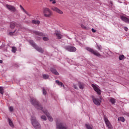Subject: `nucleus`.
<instances>
[{
	"instance_id": "f257e3e1",
	"label": "nucleus",
	"mask_w": 129,
	"mask_h": 129,
	"mask_svg": "<svg viewBox=\"0 0 129 129\" xmlns=\"http://www.w3.org/2000/svg\"><path fill=\"white\" fill-rule=\"evenodd\" d=\"M30 103L34 106V107L38 110H41L48 117V120L49 121H53V118L52 116H50V113L48 112V111L46 109L43 108V106L41 103L37 100L35 97H31L30 99Z\"/></svg>"
},
{
	"instance_id": "f03ea898",
	"label": "nucleus",
	"mask_w": 129,
	"mask_h": 129,
	"mask_svg": "<svg viewBox=\"0 0 129 129\" xmlns=\"http://www.w3.org/2000/svg\"><path fill=\"white\" fill-rule=\"evenodd\" d=\"M31 123L35 129H41V124L37 120L35 117L32 116L31 118Z\"/></svg>"
},
{
	"instance_id": "7ed1b4c3",
	"label": "nucleus",
	"mask_w": 129,
	"mask_h": 129,
	"mask_svg": "<svg viewBox=\"0 0 129 129\" xmlns=\"http://www.w3.org/2000/svg\"><path fill=\"white\" fill-rule=\"evenodd\" d=\"M29 43L30 45H31V46H32V47L34 48V49L38 51V52H39V53H41L42 54L44 53V50H43V48H42V47L38 46V45H37V44H36V43H35V42H34V41L30 40Z\"/></svg>"
},
{
	"instance_id": "20e7f679",
	"label": "nucleus",
	"mask_w": 129,
	"mask_h": 129,
	"mask_svg": "<svg viewBox=\"0 0 129 129\" xmlns=\"http://www.w3.org/2000/svg\"><path fill=\"white\" fill-rule=\"evenodd\" d=\"M86 50L89 52L90 53H91L93 55H94L95 56H96L97 57H101V54L98 52L97 50H95L93 49V48H90L89 47H86Z\"/></svg>"
},
{
	"instance_id": "39448f33",
	"label": "nucleus",
	"mask_w": 129,
	"mask_h": 129,
	"mask_svg": "<svg viewBox=\"0 0 129 129\" xmlns=\"http://www.w3.org/2000/svg\"><path fill=\"white\" fill-rule=\"evenodd\" d=\"M44 16L45 18H50L52 16V11L50 9L48 8H45L43 9Z\"/></svg>"
},
{
	"instance_id": "423d86ee",
	"label": "nucleus",
	"mask_w": 129,
	"mask_h": 129,
	"mask_svg": "<svg viewBox=\"0 0 129 129\" xmlns=\"http://www.w3.org/2000/svg\"><path fill=\"white\" fill-rule=\"evenodd\" d=\"M55 122L56 124V129H67L66 128V126L64 125V124L60 122V120H59V119L56 118L55 119Z\"/></svg>"
},
{
	"instance_id": "0eeeda50",
	"label": "nucleus",
	"mask_w": 129,
	"mask_h": 129,
	"mask_svg": "<svg viewBox=\"0 0 129 129\" xmlns=\"http://www.w3.org/2000/svg\"><path fill=\"white\" fill-rule=\"evenodd\" d=\"M6 8H7V10H9L10 12H11V13H16L18 12L17 8H16V7L14 6L7 4L6 5Z\"/></svg>"
},
{
	"instance_id": "6e6552de",
	"label": "nucleus",
	"mask_w": 129,
	"mask_h": 129,
	"mask_svg": "<svg viewBox=\"0 0 129 129\" xmlns=\"http://www.w3.org/2000/svg\"><path fill=\"white\" fill-rule=\"evenodd\" d=\"M63 48L66 51H68V52H76L77 50L76 47L71 45H66L64 46Z\"/></svg>"
},
{
	"instance_id": "1a4fd4ad",
	"label": "nucleus",
	"mask_w": 129,
	"mask_h": 129,
	"mask_svg": "<svg viewBox=\"0 0 129 129\" xmlns=\"http://www.w3.org/2000/svg\"><path fill=\"white\" fill-rule=\"evenodd\" d=\"M104 119L105 123L106 126L108 127V128L112 129V125H111V123L105 116H104Z\"/></svg>"
},
{
	"instance_id": "9d476101",
	"label": "nucleus",
	"mask_w": 129,
	"mask_h": 129,
	"mask_svg": "<svg viewBox=\"0 0 129 129\" xmlns=\"http://www.w3.org/2000/svg\"><path fill=\"white\" fill-rule=\"evenodd\" d=\"M92 87H93L94 90L97 93L98 95H100L101 94V90L97 87V86L93 84L91 85Z\"/></svg>"
},
{
	"instance_id": "9b49d317",
	"label": "nucleus",
	"mask_w": 129,
	"mask_h": 129,
	"mask_svg": "<svg viewBox=\"0 0 129 129\" xmlns=\"http://www.w3.org/2000/svg\"><path fill=\"white\" fill-rule=\"evenodd\" d=\"M32 33L33 34H34V35H36V36H39V37H43L45 36V35H44V33H43V32L38 31L37 30H33L32 31Z\"/></svg>"
},
{
	"instance_id": "f8f14e48",
	"label": "nucleus",
	"mask_w": 129,
	"mask_h": 129,
	"mask_svg": "<svg viewBox=\"0 0 129 129\" xmlns=\"http://www.w3.org/2000/svg\"><path fill=\"white\" fill-rule=\"evenodd\" d=\"M93 102H94V104L96 105H100V103H101V100L99 99H93Z\"/></svg>"
},
{
	"instance_id": "ddd939ff",
	"label": "nucleus",
	"mask_w": 129,
	"mask_h": 129,
	"mask_svg": "<svg viewBox=\"0 0 129 129\" xmlns=\"http://www.w3.org/2000/svg\"><path fill=\"white\" fill-rule=\"evenodd\" d=\"M120 19L123 21V22H124V23H126V24H129V19L127 17H125L124 16H120Z\"/></svg>"
},
{
	"instance_id": "4468645a",
	"label": "nucleus",
	"mask_w": 129,
	"mask_h": 129,
	"mask_svg": "<svg viewBox=\"0 0 129 129\" xmlns=\"http://www.w3.org/2000/svg\"><path fill=\"white\" fill-rule=\"evenodd\" d=\"M52 10L54 11V12H56V13H58V14H60V15H62L63 14V12L61 11L60 9H58L57 7H53L52 8Z\"/></svg>"
},
{
	"instance_id": "2eb2a0df",
	"label": "nucleus",
	"mask_w": 129,
	"mask_h": 129,
	"mask_svg": "<svg viewBox=\"0 0 129 129\" xmlns=\"http://www.w3.org/2000/svg\"><path fill=\"white\" fill-rule=\"evenodd\" d=\"M50 71H51V72H52V73H53V74H54V75H56V76L59 75V73H58V72L56 69L53 68H51L50 69Z\"/></svg>"
},
{
	"instance_id": "dca6fc26",
	"label": "nucleus",
	"mask_w": 129,
	"mask_h": 129,
	"mask_svg": "<svg viewBox=\"0 0 129 129\" xmlns=\"http://www.w3.org/2000/svg\"><path fill=\"white\" fill-rule=\"evenodd\" d=\"M78 85L80 89H84V84L81 82H78Z\"/></svg>"
},
{
	"instance_id": "f3484780",
	"label": "nucleus",
	"mask_w": 129,
	"mask_h": 129,
	"mask_svg": "<svg viewBox=\"0 0 129 129\" xmlns=\"http://www.w3.org/2000/svg\"><path fill=\"white\" fill-rule=\"evenodd\" d=\"M8 122L9 123V125L11 126V127H15V125H14V123L13 122V121L10 119V118H8Z\"/></svg>"
},
{
	"instance_id": "a211bd4d",
	"label": "nucleus",
	"mask_w": 129,
	"mask_h": 129,
	"mask_svg": "<svg viewBox=\"0 0 129 129\" xmlns=\"http://www.w3.org/2000/svg\"><path fill=\"white\" fill-rule=\"evenodd\" d=\"M55 36H56L57 39H58V40H59L60 39H61L62 38V35H61V34L59 33V32L58 31H57L55 33Z\"/></svg>"
},
{
	"instance_id": "6ab92c4d",
	"label": "nucleus",
	"mask_w": 129,
	"mask_h": 129,
	"mask_svg": "<svg viewBox=\"0 0 129 129\" xmlns=\"http://www.w3.org/2000/svg\"><path fill=\"white\" fill-rule=\"evenodd\" d=\"M32 24H34V25H39L40 24V21L33 20L32 21Z\"/></svg>"
},
{
	"instance_id": "aec40b11",
	"label": "nucleus",
	"mask_w": 129,
	"mask_h": 129,
	"mask_svg": "<svg viewBox=\"0 0 129 129\" xmlns=\"http://www.w3.org/2000/svg\"><path fill=\"white\" fill-rule=\"evenodd\" d=\"M109 101L110 102H111V103L112 104H115V99L113 98H110V100H109Z\"/></svg>"
},
{
	"instance_id": "412c9836",
	"label": "nucleus",
	"mask_w": 129,
	"mask_h": 129,
	"mask_svg": "<svg viewBox=\"0 0 129 129\" xmlns=\"http://www.w3.org/2000/svg\"><path fill=\"white\" fill-rule=\"evenodd\" d=\"M55 83H56V84L58 85V86H60V87H62V86L63 85L62 83L59 81V80H56Z\"/></svg>"
},
{
	"instance_id": "4be33fe9",
	"label": "nucleus",
	"mask_w": 129,
	"mask_h": 129,
	"mask_svg": "<svg viewBox=\"0 0 129 129\" xmlns=\"http://www.w3.org/2000/svg\"><path fill=\"white\" fill-rule=\"evenodd\" d=\"M118 121H122V122H124V121H125V119L123 117H120L118 118Z\"/></svg>"
},
{
	"instance_id": "5701e85b",
	"label": "nucleus",
	"mask_w": 129,
	"mask_h": 129,
	"mask_svg": "<svg viewBox=\"0 0 129 129\" xmlns=\"http://www.w3.org/2000/svg\"><path fill=\"white\" fill-rule=\"evenodd\" d=\"M15 27H16V24H15V23L11 22L10 23V27L11 28V29H15Z\"/></svg>"
},
{
	"instance_id": "b1692460",
	"label": "nucleus",
	"mask_w": 129,
	"mask_h": 129,
	"mask_svg": "<svg viewBox=\"0 0 129 129\" xmlns=\"http://www.w3.org/2000/svg\"><path fill=\"white\" fill-rule=\"evenodd\" d=\"M85 126L87 129H93V126L89 124H85Z\"/></svg>"
},
{
	"instance_id": "393cba45",
	"label": "nucleus",
	"mask_w": 129,
	"mask_h": 129,
	"mask_svg": "<svg viewBox=\"0 0 129 129\" xmlns=\"http://www.w3.org/2000/svg\"><path fill=\"white\" fill-rule=\"evenodd\" d=\"M96 49L100 51V52H101V49H102V46H101V45H97Z\"/></svg>"
},
{
	"instance_id": "a878e982",
	"label": "nucleus",
	"mask_w": 129,
	"mask_h": 129,
	"mask_svg": "<svg viewBox=\"0 0 129 129\" xmlns=\"http://www.w3.org/2000/svg\"><path fill=\"white\" fill-rule=\"evenodd\" d=\"M42 77H43V79H48L49 78V76L48 75L43 74L42 75Z\"/></svg>"
},
{
	"instance_id": "bb28decb",
	"label": "nucleus",
	"mask_w": 129,
	"mask_h": 129,
	"mask_svg": "<svg viewBox=\"0 0 129 129\" xmlns=\"http://www.w3.org/2000/svg\"><path fill=\"white\" fill-rule=\"evenodd\" d=\"M124 59V55L123 54H120L119 56V60H120V61H121V60Z\"/></svg>"
},
{
	"instance_id": "cd10ccee",
	"label": "nucleus",
	"mask_w": 129,
	"mask_h": 129,
	"mask_svg": "<svg viewBox=\"0 0 129 129\" xmlns=\"http://www.w3.org/2000/svg\"><path fill=\"white\" fill-rule=\"evenodd\" d=\"M12 52L13 53H16V52H17V47H16L15 46L12 47Z\"/></svg>"
},
{
	"instance_id": "c85d7f7f",
	"label": "nucleus",
	"mask_w": 129,
	"mask_h": 129,
	"mask_svg": "<svg viewBox=\"0 0 129 129\" xmlns=\"http://www.w3.org/2000/svg\"><path fill=\"white\" fill-rule=\"evenodd\" d=\"M42 92H43V95H47V91H46V89H45V88H42Z\"/></svg>"
},
{
	"instance_id": "c756f323",
	"label": "nucleus",
	"mask_w": 129,
	"mask_h": 129,
	"mask_svg": "<svg viewBox=\"0 0 129 129\" xmlns=\"http://www.w3.org/2000/svg\"><path fill=\"white\" fill-rule=\"evenodd\" d=\"M41 118V119H43V120H47V117H46V116L45 115H42Z\"/></svg>"
},
{
	"instance_id": "7c9ffc66",
	"label": "nucleus",
	"mask_w": 129,
	"mask_h": 129,
	"mask_svg": "<svg viewBox=\"0 0 129 129\" xmlns=\"http://www.w3.org/2000/svg\"><path fill=\"white\" fill-rule=\"evenodd\" d=\"M0 93L1 94H4V88L2 87H0Z\"/></svg>"
},
{
	"instance_id": "2f4dec72",
	"label": "nucleus",
	"mask_w": 129,
	"mask_h": 129,
	"mask_svg": "<svg viewBox=\"0 0 129 129\" xmlns=\"http://www.w3.org/2000/svg\"><path fill=\"white\" fill-rule=\"evenodd\" d=\"M35 39L37 40V41H40L41 40V39H42V38L41 37H39V36H35Z\"/></svg>"
},
{
	"instance_id": "473e14b6",
	"label": "nucleus",
	"mask_w": 129,
	"mask_h": 129,
	"mask_svg": "<svg viewBox=\"0 0 129 129\" xmlns=\"http://www.w3.org/2000/svg\"><path fill=\"white\" fill-rule=\"evenodd\" d=\"M42 39L43 40V41H49V38L47 37H43L42 38Z\"/></svg>"
},
{
	"instance_id": "72a5a7b5",
	"label": "nucleus",
	"mask_w": 129,
	"mask_h": 129,
	"mask_svg": "<svg viewBox=\"0 0 129 129\" xmlns=\"http://www.w3.org/2000/svg\"><path fill=\"white\" fill-rule=\"evenodd\" d=\"M16 31H17V30H15L13 32H10L9 33L10 36H13L14 35V34H15V33H16Z\"/></svg>"
},
{
	"instance_id": "f704fd0d",
	"label": "nucleus",
	"mask_w": 129,
	"mask_h": 129,
	"mask_svg": "<svg viewBox=\"0 0 129 129\" xmlns=\"http://www.w3.org/2000/svg\"><path fill=\"white\" fill-rule=\"evenodd\" d=\"M9 110L11 111V112L14 111V108L12 106L9 107Z\"/></svg>"
},
{
	"instance_id": "c9c22d12",
	"label": "nucleus",
	"mask_w": 129,
	"mask_h": 129,
	"mask_svg": "<svg viewBox=\"0 0 129 129\" xmlns=\"http://www.w3.org/2000/svg\"><path fill=\"white\" fill-rule=\"evenodd\" d=\"M20 8L21 9V10H22V11H23L24 13L26 11V10H25V9H24V7H23L22 5H20Z\"/></svg>"
},
{
	"instance_id": "e433bc0d",
	"label": "nucleus",
	"mask_w": 129,
	"mask_h": 129,
	"mask_svg": "<svg viewBox=\"0 0 129 129\" xmlns=\"http://www.w3.org/2000/svg\"><path fill=\"white\" fill-rule=\"evenodd\" d=\"M24 13H25V14H26V15H27V16H29V17H31L32 15H30V14H29L28 13V12H27V11H26L25 10V11H24Z\"/></svg>"
},
{
	"instance_id": "4c0bfd02",
	"label": "nucleus",
	"mask_w": 129,
	"mask_h": 129,
	"mask_svg": "<svg viewBox=\"0 0 129 129\" xmlns=\"http://www.w3.org/2000/svg\"><path fill=\"white\" fill-rule=\"evenodd\" d=\"M81 27L83 28V29H86V26H84L83 24H81Z\"/></svg>"
},
{
	"instance_id": "58836bf2",
	"label": "nucleus",
	"mask_w": 129,
	"mask_h": 129,
	"mask_svg": "<svg viewBox=\"0 0 129 129\" xmlns=\"http://www.w3.org/2000/svg\"><path fill=\"white\" fill-rule=\"evenodd\" d=\"M49 2H52V3L53 4H54L56 3V1H55V0H49Z\"/></svg>"
},
{
	"instance_id": "ea45409f",
	"label": "nucleus",
	"mask_w": 129,
	"mask_h": 129,
	"mask_svg": "<svg viewBox=\"0 0 129 129\" xmlns=\"http://www.w3.org/2000/svg\"><path fill=\"white\" fill-rule=\"evenodd\" d=\"M91 31L93 33H95V32H96V30L94 29V28H92Z\"/></svg>"
},
{
	"instance_id": "a19ab883",
	"label": "nucleus",
	"mask_w": 129,
	"mask_h": 129,
	"mask_svg": "<svg viewBox=\"0 0 129 129\" xmlns=\"http://www.w3.org/2000/svg\"><path fill=\"white\" fill-rule=\"evenodd\" d=\"M74 88H75V89H77V86H76L75 84L73 85Z\"/></svg>"
},
{
	"instance_id": "79ce46f5",
	"label": "nucleus",
	"mask_w": 129,
	"mask_h": 129,
	"mask_svg": "<svg viewBox=\"0 0 129 129\" xmlns=\"http://www.w3.org/2000/svg\"><path fill=\"white\" fill-rule=\"evenodd\" d=\"M124 30H125V31H126V32H127V31L128 30V28H127V27H125Z\"/></svg>"
},
{
	"instance_id": "37998d69",
	"label": "nucleus",
	"mask_w": 129,
	"mask_h": 129,
	"mask_svg": "<svg viewBox=\"0 0 129 129\" xmlns=\"http://www.w3.org/2000/svg\"><path fill=\"white\" fill-rule=\"evenodd\" d=\"M110 4L112 6L113 5V3H112V1H110Z\"/></svg>"
},
{
	"instance_id": "c03bdc74",
	"label": "nucleus",
	"mask_w": 129,
	"mask_h": 129,
	"mask_svg": "<svg viewBox=\"0 0 129 129\" xmlns=\"http://www.w3.org/2000/svg\"><path fill=\"white\" fill-rule=\"evenodd\" d=\"M62 87H63V88L64 89H65V86L64 85V84H62Z\"/></svg>"
},
{
	"instance_id": "a18cd8bd",
	"label": "nucleus",
	"mask_w": 129,
	"mask_h": 129,
	"mask_svg": "<svg viewBox=\"0 0 129 129\" xmlns=\"http://www.w3.org/2000/svg\"><path fill=\"white\" fill-rule=\"evenodd\" d=\"M0 63L3 64V60H0Z\"/></svg>"
},
{
	"instance_id": "49530a36",
	"label": "nucleus",
	"mask_w": 129,
	"mask_h": 129,
	"mask_svg": "<svg viewBox=\"0 0 129 129\" xmlns=\"http://www.w3.org/2000/svg\"><path fill=\"white\" fill-rule=\"evenodd\" d=\"M15 67H19V65L18 64H15Z\"/></svg>"
},
{
	"instance_id": "de8ad7c7",
	"label": "nucleus",
	"mask_w": 129,
	"mask_h": 129,
	"mask_svg": "<svg viewBox=\"0 0 129 129\" xmlns=\"http://www.w3.org/2000/svg\"><path fill=\"white\" fill-rule=\"evenodd\" d=\"M110 53H111V54H112V52H111V51H110Z\"/></svg>"
}]
</instances>
